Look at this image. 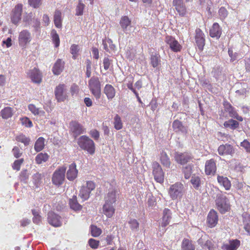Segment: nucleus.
<instances>
[{"label":"nucleus","mask_w":250,"mask_h":250,"mask_svg":"<svg viewBox=\"0 0 250 250\" xmlns=\"http://www.w3.org/2000/svg\"><path fill=\"white\" fill-rule=\"evenodd\" d=\"M89 89L97 102V104L102 105L104 102L100 101V99L102 96L101 83L97 77H92L88 81Z\"/></svg>","instance_id":"nucleus-1"},{"label":"nucleus","mask_w":250,"mask_h":250,"mask_svg":"<svg viewBox=\"0 0 250 250\" xmlns=\"http://www.w3.org/2000/svg\"><path fill=\"white\" fill-rule=\"evenodd\" d=\"M79 146L83 150L87 151L90 154L95 152V144L88 137L83 135L81 136L77 141Z\"/></svg>","instance_id":"nucleus-2"},{"label":"nucleus","mask_w":250,"mask_h":250,"mask_svg":"<svg viewBox=\"0 0 250 250\" xmlns=\"http://www.w3.org/2000/svg\"><path fill=\"white\" fill-rule=\"evenodd\" d=\"M215 203L217 209L222 214L226 213L230 208L228 199L221 192H219L217 194Z\"/></svg>","instance_id":"nucleus-3"},{"label":"nucleus","mask_w":250,"mask_h":250,"mask_svg":"<svg viewBox=\"0 0 250 250\" xmlns=\"http://www.w3.org/2000/svg\"><path fill=\"white\" fill-rule=\"evenodd\" d=\"M183 185L181 183H176L171 185L169 188L168 193L172 200L181 198L183 195Z\"/></svg>","instance_id":"nucleus-4"},{"label":"nucleus","mask_w":250,"mask_h":250,"mask_svg":"<svg viewBox=\"0 0 250 250\" xmlns=\"http://www.w3.org/2000/svg\"><path fill=\"white\" fill-rule=\"evenodd\" d=\"M54 94L58 102H64L68 97L66 85L59 84L56 87Z\"/></svg>","instance_id":"nucleus-5"},{"label":"nucleus","mask_w":250,"mask_h":250,"mask_svg":"<svg viewBox=\"0 0 250 250\" xmlns=\"http://www.w3.org/2000/svg\"><path fill=\"white\" fill-rule=\"evenodd\" d=\"M66 169V167H59L54 172L52 181L54 185L60 186L62 184L65 178Z\"/></svg>","instance_id":"nucleus-6"},{"label":"nucleus","mask_w":250,"mask_h":250,"mask_svg":"<svg viewBox=\"0 0 250 250\" xmlns=\"http://www.w3.org/2000/svg\"><path fill=\"white\" fill-rule=\"evenodd\" d=\"M152 168L155 180L158 183H163L164 181V173L160 164L157 162H154Z\"/></svg>","instance_id":"nucleus-7"},{"label":"nucleus","mask_w":250,"mask_h":250,"mask_svg":"<svg viewBox=\"0 0 250 250\" xmlns=\"http://www.w3.org/2000/svg\"><path fill=\"white\" fill-rule=\"evenodd\" d=\"M174 159L178 164L185 165L192 159L191 154L185 152L183 153L175 152L174 155Z\"/></svg>","instance_id":"nucleus-8"},{"label":"nucleus","mask_w":250,"mask_h":250,"mask_svg":"<svg viewBox=\"0 0 250 250\" xmlns=\"http://www.w3.org/2000/svg\"><path fill=\"white\" fill-rule=\"evenodd\" d=\"M70 129L75 138L85 132L84 127L75 121H72L70 123Z\"/></svg>","instance_id":"nucleus-9"},{"label":"nucleus","mask_w":250,"mask_h":250,"mask_svg":"<svg viewBox=\"0 0 250 250\" xmlns=\"http://www.w3.org/2000/svg\"><path fill=\"white\" fill-rule=\"evenodd\" d=\"M47 220L49 224L55 227H59L62 225V217L53 211L48 213Z\"/></svg>","instance_id":"nucleus-10"},{"label":"nucleus","mask_w":250,"mask_h":250,"mask_svg":"<svg viewBox=\"0 0 250 250\" xmlns=\"http://www.w3.org/2000/svg\"><path fill=\"white\" fill-rule=\"evenodd\" d=\"M218 152L220 155H231L232 156L235 153V149L232 145L226 144L221 145L218 147Z\"/></svg>","instance_id":"nucleus-11"},{"label":"nucleus","mask_w":250,"mask_h":250,"mask_svg":"<svg viewBox=\"0 0 250 250\" xmlns=\"http://www.w3.org/2000/svg\"><path fill=\"white\" fill-rule=\"evenodd\" d=\"M223 105L225 111L229 113L230 117L235 118L239 121H243V118L238 115L235 108L228 101H224Z\"/></svg>","instance_id":"nucleus-12"},{"label":"nucleus","mask_w":250,"mask_h":250,"mask_svg":"<svg viewBox=\"0 0 250 250\" xmlns=\"http://www.w3.org/2000/svg\"><path fill=\"white\" fill-rule=\"evenodd\" d=\"M31 40V34L28 31L23 30L19 33V43L21 46L25 47L30 42Z\"/></svg>","instance_id":"nucleus-13"},{"label":"nucleus","mask_w":250,"mask_h":250,"mask_svg":"<svg viewBox=\"0 0 250 250\" xmlns=\"http://www.w3.org/2000/svg\"><path fill=\"white\" fill-rule=\"evenodd\" d=\"M165 42L169 45L170 48L173 52H177L180 51L182 49V46L176 40L175 38L172 36H167L166 37Z\"/></svg>","instance_id":"nucleus-14"},{"label":"nucleus","mask_w":250,"mask_h":250,"mask_svg":"<svg viewBox=\"0 0 250 250\" xmlns=\"http://www.w3.org/2000/svg\"><path fill=\"white\" fill-rule=\"evenodd\" d=\"M216 161L213 159L207 160L205 164V173L207 175H214L216 171Z\"/></svg>","instance_id":"nucleus-15"},{"label":"nucleus","mask_w":250,"mask_h":250,"mask_svg":"<svg viewBox=\"0 0 250 250\" xmlns=\"http://www.w3.org/2000/svg\"><path fill=\"white\" fill-rule=\"evenodd\" d=\"M195 42L199 50H202L205 45L204 34L200 28L195 30Z\"/></svg>","instance_id":"nucleus-16"},{"label":"nucleus","mask_w":250,"mask_h":250,"mask_svg":"<svg viewBox=\"0 0 250 250\" xmlns=\"http://www.w3.org/2000/svg\"><path fill=\"white\" fill-rule=\"evenodd\" d=\"M22 10L21 4H18L15 7L11 18V21L14 24H17L21 20Z\"/></svg>","instance_id":"nucleus-17"},{"label":"nucleus","mask_w":250,"mask_h":250,"mask_svg":"<svg viewBox=\"0 0 250 250\" xmlns=\"http://www.w3.org/2000/svg\"><path fill=\"white\" fill-rule=\"evenodd\" d=\"M172 3L175 9L181 17H185L187 14V9L183 0H173Z\"/></svg>","instance_id":"nucleus-18"},{"label":"nucleus","mask_w":250,"mask_h":250,"mask_svg":"<svg viewBox=\"0 0 250 250\" xmlns=\"http://www.w3.org/2000/svg\"><path fill=\"white\" fill-rule=\"evenodd\" d=\"M173 130L176 133H181L186 134L188 132V127L183 125L182 123L178 120H175L172 123Z\"/></svg>","instance_id":"nucleus-19"},{"label":"nucleus","mask_w":250,"mask_h":250,"mask_svg":"<svg viewBox=\"0 0 250 250\" xmlns=\"http://www.w3.org/2000/svg\"><path fill=\"white\" fill-rule=\"evenodd\" d=\"M28 75L33 82L37 83H41L42 76L39 69L34 68L30 70L28 73Z\"/></svg>","instance_id":"nucleus-20"},{"label":"nucleus","mask_w":250,"mask_h":250,"mask_svg":"<svg viewBox=\"0 0 250 250\" xmlns=\"http://www.w3.org/2000/svg\"><path fill=\"white\" fill-rule=\"evenodd\" d=\"M222 34V28L217 22L213 24L209 30V35L212 38L218 39Z\"/></svg>","instance_id":"nucleus-21"},{"label":"nucleus","mask_w":250,"mask_h":250,"mask_svg":"<svg viewBox=\"0 0 250 250\" xmlns=\"http://www.w3.org/2000/svg\"><path fill=\"white\" fill-rule=\"evenodd\" d=\"M218 216L217 212L214 210H211L207 217V222L210 228L214 227L218 222Z\"/></svg>","instance_id":"nucleus-22"},{"label":"nucleus","mask_w":250,"mask_h":250,"mask_svg":"<svg viewBox=\"0 0 250 250\" xmlns=\"http://www.w3.org/2000/svg\"><path fill=\"white\" fill-rule=\"evenodd\" d=\"M78 170L76 169V165L73 163L70 165L69 169L66 172V177L70 181L74 180L77 176Z\"/></svg>","instance_id":"nucleus-23"},{"label":"nucleus","mask_w":250,"mask_h":250,"mask_svg":"<svg viewBox=\"0 0 250 250\" xmlns=\"http://www.w3.org/2000/svg\"><path fill=\"white\" fill-rule=\"evenodd\" d=\"M64 62L60 59H58L52 68V72L55 75H60L63 71L64 65Z\"/></svg>","instance_id":"nucleus-24"},{"label":"nucleus","mask_w":250,"mask_h":250,"mask_svg":"<svg viewBox=\"0 0 250 250\" xmlns=\"http://www.w3.org/2000/svg\"><path fill=\"white\" fill-rule=\"evenodd\" d=\"M116 190L114 188H110L104 197L105 203L113 204L116 201Z\"/></svg>","instance_id":"nucleus-25"},{"label":"nucleus","mask_w":250,"mask_h":250,"mask_svg":"<svg viewBox=\"0 0 250 250\" xmlns=\"http://www.w3.org/2000/svg\"><path fill=\"white\" fill-rule=\"evenodd\" d=\"M171 219V211L168 208H165L163 212L161 226L163 227H166L169 224Z\"/></svg>","instance_id":"nucleus-26"},{"label":"nucleus","mask_w":250,"mask_h":250,"mask_svg":"<svg viewBox=\"0 0 250 250\" xmlns=\"http://www.w3.org/2000/svg\"><path fill=\"white\" fill-rule=\"evenodd\" d=\"M240 246V241L237 239L232 240L228 244H224L222 246L223 250H236Z\"/></svg>","instance_id":"nucleus-27"},{"label":"nucleus","mask_w":250,"mask_h":250,"mask_svg":"<svg viewBox=\"0 0 250 250\" xmlns=\"http://www.w3.org/2000/svg\"><path fill=\"white\" fill-rule=\"evenodd\" d=\"M104 93L108 100H112L115 96L116 90L112 85L106 84L104 88Z\"/></svg>","instance_id":"nucleus-28"},{"label":"nucleus","mask_w":250,"mask_h":250,"mask_svg":"<svg viewBox=\"0 0 250 250\" xmlns=\"http://www.w3.org/2000/svg\"><path fill=\"white\" fill-rule=\"evenodd\" d=\"M217 181L219 184L224 187L226 190H229L231 188V182L227 177L218 175Z\"/></svg>","instance_id":"nucleus-29"},{"label":"nucleus","mask_w":250,"mask_h":250,"mask_svg":"<svg viewBox=\"0 0 250 250\" xmlns=\"http://www.w3.org/2000/svg\"><path fill=\"white\" fill-rule=\"evenodd\" d=\"M103 212L107 217H111L115 212L113 204L105 203L103 206Z\"/></svg>","instance_id":"nucleus-30"},{"label":"nucleus","mask_w":250,"mask_h":250,"mask_svg":"<svg viewBox=\"0 0 250 250\" xmlns=\"http://www.w3.org/2000/svg\"><path fill=\"white\" fill-rule=\"evenodd\" d=\"M103 45L104 49L109 52L114 51L116 48L115 45L113 44L112 41L110 39L103 40Z\"/></svg>","instance_id":"nucleus-31"},{"label":"nucleus","mask_w":250,"mask_h":250,"mask_svg":"<svg viewBox=\"0 0 250 250\" xmlns=\"http://www.w3.org/2000/svg\"><path fill=\"white\" fill-rule=\"evenodd\" d=\"M69 205L70 208L76 211H80L82 209V206L78 202L76 196H74L69 200Z\"/></svg>","instance_id":"nucleus-32"},{"label":"nucleus","mask_w":250,"mask_h":250,"mask_svg":"<svg viewBox=\"0 0 250 250\" xmlns=\"http://www.w3.org/2000/svg\"><path fill=\"white\" fill-rule=\"evenodd\" d=\"M182 250H195V246L188 239L184 238L181 245Z\"/></svg>","instance_id":"nucleus-33"},{"label":"nucleus","mask_w":250,"mask_h":250,"mask_svg":"<svg viewBox=\"0 0 250 250\" xmlns=\"http://www.w3.org/2000/svg\"><path fill=\"white\" fill-rule=\"evenodd\" d=\"M130 23L131 21L127 16H123L121 18L120 24L125 33H127V27L130 25Z\"/></svg>","instance_id":"nucleus-34"},{"label":"nucleus","mask_w":250,"mask_h":250,"mask_svg":"<svg viewBox=\"0 0 250 250\" xmlns=\"http://www.w3.org/2000/svg\"><path fill=\"white\" fill-rule=\"evenodd\" d=\"M239 124L237 121L229 119L224 122V125L226 128H229L231 130H234L238 127Z\"/></svg>","instance_id":"nucleus-35"},{"label":"nucleus","mask_w":250,"mask_h":250,"mask_svg":"<svg viewBox=\"0 0 250 250\" xmlns=\"http://www.w3.org/2000/svg\"><path fill=\"white\" fill-rule=\"evenodd\" d=\"M54 21L56 27H62V13L60 11H55L54 16Z\"/></svg>","instance_id":"nucleus-36"},{"label":"nucleus","mask_w":250,"mask_h":250,"mask_svg":"<svg viewBox=\"0 0 250 250\" xmlns=\"http://www.w3.org/2000/svg\"><path fill=\"white\" fill-rule=\"evenodd\" d=\"M0 114L3 119H7L12 116L13 109L10 107H6L1 110Z\"/></svg>","instance_id":"nucleus-37"},{"label":"nucleus","mask_w":250,"mask_h":250,"mask_svg":"<svg viewBox=\"0 0 250 250\" xmlns=\"http://www.w3.org/2000/svg\"><path fill=\"white\" fill-rule=\"evenodd\" d=\"M43 175L41 173L37 172L33 175V181L34 185L36 188L39 187L42 183Z\"/></svg>","instance_id":"nucleus-38"},{"label":"nucleus","mask_w":250,"mask_h":250,"mask_svg":"<svg viewBox=\"0 0 250 250\" xmlns=\"http://www.w3.org/2000/svg\"><path fill=\"white\" fill-rule=\"evenodd\" d=\"M44 146V139L43 137H39L36 141L34 149L36 152H39L42 150Z\"/></svg>","instance_id":"nucleus-39"},{"label":"nucleus","mask_w":250,"mask_h":250,"mask_svg":"<svg viewBox=\"0 0 250 250\" xmlns=\"http://www.w3.org/2000/svg\"><path fill=\"white\" fill-rule=\"evenodd\" d=\"M91 191L88 189L85 186H83L80 190L79 196L83 200H87L90 196Z\"/></svg>","instance_id":"nucleus-40"},{"label":"nucleus","mask_w":250,"mask_h":250,"mask_svg":"<svg viewBox=\"0 0 250 250\" xmlns=\"http://www.w3.org/2000/svg\"><path fill=\"white\" fill-rule=\"evenodd\" d=\"M160 160L161 163L165 167H169L170 166L169 158L166 152L163 151L161 154Z\"/></svg>","instance_id":"nucleus-41"},{"label":"nucleus","mask_w":250,"mask_h":250,"mask_svg":"<svg viewBox=\"0 0 250 250\" xmlns=\"http://www.w3.org/2000/svg\"><path fill=\"white\" fill-rule=\"evenodd\" d=\"M48 155L47 153H39L35 158V161L37 164H41L42 162L47 161L48 159Z\"/></svg>","instance_id":"nucleus-42"},{"label":"nucleus","mask_w":250,"mask_h":250,"mask_svg":"<svg viewBox=\"0 0 250 250\" xmlns=\"http://www.w3.org/2000/svg\"><path fill=\"white\" fill-rule=\"evenodd\" d=\"M183 172L184 174V177L188 179H189L192 173V166L191 165H188L186 167H183Z\"/></svg>","instance_id":"nucleus-43"},{"label":"nucleus","mask_w":250,"mask_h":250,"mask_svg":"<svg viewBox=\"0 0 250 250\" xmlns=\"http://www.w3.org/2000/svg\"><path fill=\"white\" fill-rule=\"evenodd\" d=\"M16 140L23 143L24 146H27L30 142V139L26 137L24 135L21 134L16 137Z\"/></svg>","instance_id":"nucleus-44"},{"label":"nucleus","mask_w":250,"mask_h":250,"mask_svg":"<svg viewBox=\"0 0 250 250\" xmlns=\"http://www.w3.org/2000/svg\"><path fill=\"white\" fill-rule=\"evenodd\" d=\"M190 182L193 185L194 188L196 189H198L200 186L201 184V179L199 176H195L193 175L191 176V179L190 180Z\"/></svg>","instance_id":"nucleus-45"},{"label":"nucleus","mask_w":250,"mask_h":250,"mask_svg":"<svg viewBox=\"0 0 250 250\" xmlns=\"http://www.w3.org/2000/svg\"><path fill=\"white\" fill-rule=\"evenodd\" d=\"M150 62L153 67L158 66L160 62V55L158 54L152 55L150 57Z\"/></svg>","instance_id":"nucleus-46"},{"label":"nucleus","mask_w":250,"mask_h":250,"mask_svg":"<svg viewBox=\"0 0 250 250\" xmlns=\"http://www.w3.org/2000/svg\"><path fill=\"white\" fill-rule=\"evenodd\" d=\"M114 125L115 128L117 130H120L123 127L121 117L118 114H116L114 118Z\"/></svg>","instance_id":"nucleus-47"},{"label":"nucleus","mask_w":250,"mask_h":250,"mask_svg":"<svg viewBox=\"0 0 250 250\" xmlns=\"http://www.w3.org/2000/svg\"><path fill=\"white\" fill-rule=\"evenodd\" d=\"M29 178V173L26 169L22 170L20 173V178L21 181L26 183Z\"/></svg>","instance_id":"nucleus-48"},{"label":"nucleus","mask_w":250,"mask_h":250,"mask_svg":"<svg viewBox=\"0 0 250 250\" xmlns=\"http://www.w3.org/2000/svg\"><path fill=\"white\" fill-rule=\"evenodd\" d=\"M23 162L24 159L23 158L15 160L12 166L13 169L14 170H16L17 171L20 170L21 168V166Z\"/></svg>","instance_id":"nucleus-49"},{"label":"nucleus","mask_w":250,"mask_h":250,"mask_svg":"<svg viewBox=\"0 0 250 250\" xmlns=\"http://www.w3.org/2000/svg\"><path fill=\"white\" fill-rule=\"evenodd\" d=\"M79 50V47L78 45L73 44L71 45L70 47V53L73 55L72 58L73 59H76Z\"/></svg>","instance_id":"nucleus-50"},{"label":"nucleus","mask_w":250,"mask_h":250,"mask_svg":"<svg viewBox=\"0 0 250 250\" xmlns=\"http://www.w3.org/2000/svg\"><path fill=\"white\" fill-rule=\"evenodd\" d=\"M147 204L149 208H153L156 205L155 198L152 195H149L147 197Z\"/></svg>","instance_id":"nucleus-51"},{"label":"nucleus","mask_w":250,"mask_h":250,"mask_svg":"<svg viewBox=\"0 0 250 250\" xmlns=\"http://www.w3.org/2000/svg\"><path fill=\"white\" fill-rule=\"evenodd\" d=\"M91 235L93 237H98L101 234L102 231L100 229L96 226L92 225L91 226Z\"/></svg>","instance_id":"nucleus-52"},{"label":"nucleus","mask_w":250,"mask_h":250,"mask_svg":"<svg viewBox=\"0 0 250 250\" xmlns=\"http://www.w3.org/2000/svg\"><path fill=\"white\" fill-rule=\"evenodd\" d=\"M130 228L132 230L137 231L138 230L139 223L136 219H131L129 222Z\"/></svg>","instance_id":"nucleus-53"},{"label":"nucleus","mask_w":250,"mask_h":250,"mask_svg":"<svg viewBox=\"0 0 250 250\" xmlns=\"http://www.w3.org/2000/svg\"><path fill=\"white\" fill-rule=\"evenodd\" d=\"M84 4L83 3L81 0L79 1V2L77 6L76 11V15L77 16H81L83 14V9L84 8Z\"/></svg>","instance_id":"nucleus-54"},{"label":"nucleus","mask_w":250,"mask_h":250,"mask_svg":"<svg viewBox=\"0 0 250 250\" xmlns=\"http://www.w3.org/2000/svg\"><path fill=\"white\" fill-rule=\"evenodd\" d=\"M21 124L27 127H31L33 126L32 121L27 117H23L21 119Z\"/></svg>","instance_id":"nucleus-55"},{"label":"nucleus","mask_w":250,"mask_h":250,"mask_svg":"<svg viewBox=\"0 0 250 250\" xmlns=\"http://www.w3.org/2000/svg\"><path fill=\"white\" fill-rule=\"evenodd\" d=\"M228 14V11L225 7H221L219 10V15L221 20L225 19L227 17Z\"/></svg>","instance_id":"nucleus-56"},{"label":"nucleus","mask_w":250,"mask_h":250,"mask_svg":"<svg viewBox=\"0 0 250 250\" xmlns=\"http://www.w3.org/2000/svg\"><path fill=\"white\" fill-rule=\"evenodd\" d=\"M33 18V14L32 13L27 14L24 17L23 21L25 22L26 25H28L31 24L32 19Z\"/></svg>","instance_id":"nucleus-57"},{"label":"nucleus","mask_w":250,"mask_h":250,"mask_svg":"<svg viewBox=\"0 0 250 250\" xmlns=\"http://www.w3.org/2000/svg\"><path fill=\"white\" fill-rule=\"evenodd\" d=\"M29 4L34 8H38L41 5V0H28Z\"/></svg>","instance_id":"nucleus-58"},{"label":"nucleus","mask_w":250,"mask_h":250,"mask_svg":"<svg viewBox=\"0 0 250 250\" xmlns=\"http://www.w3.org/2000/svg\"><path fill=\"white\" fill-rule=\"evenodd\" d=\"M88 244L91 248L96 249L99 246V241L91 238L88 240Z\"/></svg>","instance_id":"nucleus-59"},{"label":"nucleus","mask_w":250,"mask_h":250,"mask_svg":"<svg viewBox=\"0 0 250 250\" xmlns=\"http://www.w3.org/2000/svg\"><path fill=\"white\" fill-rule=\"evenodd\" d=\"M52 41L55 44V46L58 47L60 45V39L58 34L55 32L52 36Z\"/></svg>","instance_id":"nucleus-60"},{"label":"nucleus","mask_w":250,"mask_h":250,"mask_svg":"<svg viewBox=\"0 0 250 250\" xmlns=\"http://www.w3.org/2000/svg\"><path fill=\"white\" fill-rule=\"evenodd\" d=\"M12 152L14 157L16 158H20L22 153L21 152L20 148L18 146H14L12 149Z\"/></svg>","instance_id":"nucleus-61"},{"label":"nucleus","mask_w":250,"mask_h":250,"mask_svg":"<svg viewBox=\"0 0 250 250\" xmlns=\"http://www.w3.org/2000/svg\"><path fill=\"white\" fill-rule=\"evenodd\" d=\"M240 146L244 147L247 152L250 153V143L249 142L245 140L241 143Z\"/></svg>","instance_id":"nucleus-62"},{"label":"nucleus","mask_w":250,"mask_h":250,"mask_svg":"<svg viewBox=\"0 0 250 250\" xmlns=\"http://www.w3.org/2000/svg\"><path fill=\"white\" fill-rule=\"evenodd\" d=\"M208 240L207 239V236L205 235H202L198 240L197 243L198 245H200L202 248L204 249V246L205 245L206 242Z\"/></svg>","instance_id":"nucleus-63"},{"label":"nucleus","mask_w":250,"mask_h":250,"mask_svg":"<svg viewBox=\"0 0 250 250\" xmlns=\"http://www.w3.org/2000/svg\"><path fill=\"white\" fill-rule=\"evenodd\" d=\"M206 248H208V250H214V245L211 240L208 239L204 246V249Z\"/></svg>","instance_id":"nucleus-64"}]
</instances>
